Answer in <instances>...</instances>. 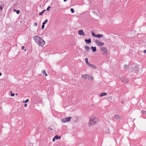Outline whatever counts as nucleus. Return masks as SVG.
I'll list each match as a JSON object with an SVG mask.
<instances>
[{
  "instance_id": "f257e3e1",
  "label": "nucleus",
  "mask_w": 146,
  "mask_h": 146,
  "mask_svg": "<svg viewBox=\"0 0 146 146\" xmlns=\"http://www.w3.org/2000/svg\"><path fill=\"white\" fill-rule=\"evenodd\" d=\"M33 38L36 43L39 46H42L45 43V41L38 35L34 36Z\"/></svg>"
},
{
  "instance_id": "f03ea898",
  "label": "nucleus",
  "mask_w": 146,
  "mask_h": 146,
  "mask_svg": "<svg viewBox=\"0 0 146 146\" xmlns=\"http://www.w3.org/2000/svg\"><path fill=\"white\" fill-rule=\"evenodd\" d=\"M99 120V118L97 117H92L90 119L88 124L89 125H93L98 123Z\"/></svg>"
},
{
  "instance_id": "7ed1b4c3",
  "label": "nucleus",
  "mask_w": 146,
  "mask_h": 146,
  "mask_svg": "<svg viewBox=\"0 0 146 146\" xmlns=\"http://www.w3.org/2000/svg\"><path fill=\"white\" fill-rule=\"evenodd\" d=\"M81 78L85 79H88L89 80L92 81L93 80V77L88 74L83 75L82 76Z\"/></svg>"
},
{
  "instance_id": "20e7f679",
  "label": "nucleus",
  "mask_w": 146,
  "mask_h": 146,
  "mask_svg": "<svg viewBox=\"0 0 146 146\" xmlns=\"http://www.w3.org/2000/svg\"><path fill=\"white\" fill-rule=\"evenodd\" d=\"M72 118L71 117H66L61 119V121L62 123H66L70 121V119Z\"/></svg>"
},
{
  "instance_id": "39448f33",
  "label": "nucleus",
  "mask_w": 146,
  "mask_h": 146,
  "mask_svg": "<svg viewBox=\"0 0 146 146\" xmlns=\"http://www.w3.org/2000/svg\"><path fill=\"white\" fill-rule=\"evenodd\" d=\"M95 42L96 44L98 46H102L104 44V43L102 42L99 40H96L95 41Z\"/></svg>"
},
{
  "instance_id": "423d86ee",
  "label": "nucleus",
  "mask_w": 146,
  "mask_h": 146,
  "mask_svg": "<svg viewBox=\"0 0 146 146\" xmlns=\"http://www.w3.org/2000/svg\"><path fill=\"white\" fill-rule=\"evenodd\" d=\"M101 50L103 52L104 54H107V48L104 47H102L101 48Z\"/></svg>"
},
{
  "instance_id": "0eeeda50",
  "label": "nucleus",
  "mask_w": 146,
  "mask_h": 146,
  "mask_svg": "<svg viewBox=\"0 0 146 146\" xmlns=\"http://www.w3.org/2000/svg\"><path fill=\"white\" fill-rule=\"evenodd\" d=\"M114 118L115 119H121V117L119 115L117 114L115 115L114 117Z\"/></svg>"
},
{
  "instance_id": "6e6552de",
  "label": "nucleus",
  "mask_w": 146,
  "mask_h": 146,
  "mask_svg": "<svg viewBox=\"0 0 146 146\" xmlns=\"http://www.w3.org/2000/svg\"><path fill=\"white\" fill-rule=\"evenodd\" d=\"M78 34L84 36L85 35L84 33L83 32L82 30H80L78 31Z\"/></svg>"
},
{
  "instance_id": "1a4fd4ad",
  "label": "nucleus",
  "mask_w": 146,
  "mask_h": 146,
  "mask_svg": "<svg viewBox=\"0 0 146 146\" xmlns=\"http://www.w3.org/2000/svg\"><path fill=\"white\" fill-rule=\"evenodd\" d=\"M87 65L90 67H93L94 68H96V66L90 63H88Z\"/></svg>"
},
{
  "instance_id": "9d476101",
  "label": "nucleus",
  "mask_w": 146,
  "mask_h": 146,
  "mask_svg": "<svg viewBox=\"0 0 146 146\" xmlns=\"http://www.w3.org/2000/svg\"><path fill=\"white\" fill-rule=\"evenodd\" d=\"M85 41L87 44H89L91 42V40L90 38H89L88 39H85Z\"/></svg>"
},
{
  "instance_id": "9b49d317",
  "label": "nucleus",
  "mask_w": 146,
  "mask_h": 146,
  "mask_svg": "<svg viewBox=\"0 0 146 146\" xmlns=\"http://www.w3.org/2000/svg\"><path fill=\"white\" fill-rule=\"evenodd\" d=\"M107 94V93L106 92H103L101 93L100 94V97H102L104 96H106Z\"/></svg>"
},
{
  "instance_id": "f8f14e48",
  "label": "nucleus",
  "mask_w": 146,
  "mask_h": 146,
  "mask_svg": "<svg viewBox=\"0 0 146 146\" xmlns=\"http://www.w3.org/2000/svg\"><path fill=\"white\" fill-rule=\"evenodd\" d=\"M91 49L94 52H95L96 50V47L92 46L91 47Z\"/></svg>"
},
{
  "instance_id": "ddd939ff",
  "label": "nucleus",
  "mask_w": 146,
  "mask_h": 146,
  "mask_svg": "<svg viewBox=\"0 0 146 146\" xmlns=\"http://www.w3.org/2000/svg\"><path fill=\"white\" fill-rule=\"evenodd\" d=\"M103 36V35L102 34H97L96 35V37L100 38L101 37H102Z\"/></svg>"
},
{
  "instance_id": "4468645a",
  "label": "nucleus",
  "mask_w": 146,
  "mask_h": 146,
  "mask_svg": "<svg viewBox=\"0 0 146 146\" xmlns=\"http://www.w3.org/2000/svg\"><path fill=\"white\" fill-rule=\"evenodd\" d=\"M120 80H121L122 81H123L125 82H128V81L127 80H125L123 78H120Z\"/></svg>"
},
{
  "instance_id": "2eb2a0df",
  "label": "nucleus",
  "mask_w": 146,
  "mask_h": 146,
  "mask_svg": "<svg viewBox=\"0 0 146 146\" xmlns=\"http://www.w3.org/2000/svg\"><path fill=\"white\" fill-rule=\"evenodd\" d=\"M85 48V50H86L87 51H89L90 50V48L89 46H84Z\"/></svg>"
},
{
  "instance_id": "dca6fc26",
  "label": "nucleus",
  "mask_w": 146,
  "mask_h": 146,
  "mask_svg": "<svg viewBox=\"0 0 146 146\" xmlns=\"http://www.w3.org/2000/svg\"><path fill=\"white\" fill-rule=\"evenodd\" d=\"M42 73L44 75H45L46 76H48V75L47 74V73H46V72L45 71V70H43L42 72Z\"/></svg>"
},
{
  "instance_id": "f3484780",
  "label": "nucleus",
  "mask_w": 146,
  "mask_h": 146,
  "mask_svg": "<svg viewBox=\"0 0 146 146\" xmlns=\"http://www.w3.org/2000/svg\"><path fill=\"white\" fill-rule=\"evenodd\" d=\"M55 138L56 139H60L61 138V137L60 136H58V135H56L54 136Z\"/></svg>"
},
{
  "instance_id": "a211bd4d",
  "label": "nucleus",
  "mask_w": 146,
  "mask_h": 146,
  "mask_svg": "<svg viewBox=\"0 0 146 146\" xmlns=\"http://www.w3.org/2000/svg\"><path fill=\"white\" fill-rule=\"evenodd\" d=\"M91 32H92V35L93 36H94L95 37H96V35L95 34L94 31H91Z\"/></svg>"
},
{
  "instance_id": "6ab92c4d",
  "label": "nucleus",
  "mask_w": 146,
  "mask_h": 146,
  "mask_svg": "<svg viewBox=\"0 0 146 146\" xmlns=\"http://www.w3.org/2000/svg\"><path fill=\"white\" fill-rule=\"evenodd\" d=\"M85 61L86 63V64H87L88 63H89L88 61V60L87 58H86L85 59Z\"/></svg>"
},
{
  "instance_id": "aec40b11",
  "label": "nucleus",
  "mask_w": 146,
  "mask_h": 146,
  "mask_svg": "<svg viewBox=\"0 0 146 146\" xmlns=\"http://www.w3.org/2000/svg\"><path fill=\"white\" fill-rule=\"evenodd\" d=\"M4 6L2 5H1L0 6V10H1L0 11H2V10L3 9Z\"/></svg>"
},
{
  "instance_id": "412c9836",
  "label": "nucleus",
  "mask_w": 146,
  "mask_h": 146,
  "mask_svg": "<svg viewBox=\"0 0 146 146\" xmlns=\"http://www.w3.org/2000/svg\"><path fill=\"white\" fill-rule=\"evenodd\" d=\"M48 20L47 19H46L44 21V22L43 23V24L44 25H45L48 22Z\"/></svg>"
},
{
  "instance_id": "4be33fe9",
  "label": "nucleus",
  "mask_w": 146,
  "mask_h": 146,
  "mask_svg": "<svg viewBox=\"0 0 146 146\" xmlns=\"http://www.w3.org/2000/svg\"><path fill=\"white\" fill-rule=\"evenodd\" d=\"M141 112L143 114H146V111H145L142 110Z\"/></svg>"
},
{
  "instance_id": "5701e85b",
  "label": "nucleus",
  "mask_w": 146,
  "mask_h": 146,
  "mask_svg": "<svg viewBox=\"0 0 146 146\" xmlns=\"http://www.w3.org/2000/svg\"><path fill=\"white\" fill-rule=\"evenodd\" d=\"M70 11L72 13H74V10L73 8H71L70 9Z\"/></svg>"
},
{
  "instance_id": "b1692460",
  "label": "nucleus",
  "mask_w": 146,
  "mask_h": 146,
  "mask_svg": "<svg viewBox=\"0 0 146 146\" xmlns=\"http://www.w3.org/2000/svg\"><path fill=\"white\" fill-rule=\"evenodd\" d=\"M50 8H51L50 6H49L46 9V11H49V10L50 9Z\"/></svg>"
},
{
  "instance_id": "393cba45",
  "label": "nucleus",
  "mask_w": 146,
  "mask_h": 146,
  "mask_svg": "<svg viewBox=\"0 0 146 146\" xmlns=\"http://www.w3.org/2000/svg\"><path fill=\"white\" fill-rule=\"evenodd\" d=\"M124 67L125 69H126L128 68V66L127 65H125L124 66Z\"/></svg>"
},
{
  "instance_id": "a878e982",
  "label": "nucleus",
  "mask_w": 146,
  "mask_h": 146,
  "mask_svg": "<svg viewBox=\"0 0 146 146\" xmlns=\"http://www.w3.org/2000/svg\"><path fill=\"white\" fill-rule=\"evenodd\" d=\"M29 101V99H27L26 100H25V101H24L23 102L26 103H27Z\"/></svg>"
},
{
  "instance_id": "bb28decb",
  "label": "nucleus",
  "mask_w": 146,
  "mask_h": 146,
  "mask_svg": "<svg viewBox=\"0 0 146 146\" xmlns=\"http://www.w3.org/2000/svg\"><path fill=\"white\" fill-rule=\"evenodd\" d=\"M44 25H44V24H42V29H43L44 28Z\"/></svg>"
},
{
  "instance_id": "cd10ccee",
  "label": "nucleus",
  "mask_w": 146,
  "mask_h": 146,
  "mask_svg": "<svg viewBox=\"0 0 146 146\" xmlns=\"http://www.w3.org/2000/svg\"><path fill=\"white\" fill-rule=\"evenodd\" d=\"M34 25L35 26H37V24L36 23H34Z\"/></svg>"
},
{
  "instance_id": "c85d7f7f",
  "label": "nucleus",
  "mask_w": 146,
  "mask_h": 146,
  "mask_svg": "<svg viewBox=\"0 0 146 146\" xmlns=\"http://www.w3.org/2000/svg\"><path fill=\"white\" fill-rule=\"evenodd\" d=\"M16 12L17 14H19L20 12V11L19 10H18Z\"/></svg>"
},
{
  "instance_id": "c756f323",
  "label": "nucleus",
  "mask_w": 146,
  "mask_h": 146,
  "mask_svg": "<svg viewBox=\"0 0 146 146\" xmlns=\"http://www.w3.org/2000/svg\"><path fill=\"white\" fill-rule=\"evenodd\" d=\"M43 14V13L42 12H41L39 13V15H41Z\"/></svg>"
},
{
  "instance_id": "7c9ffc66",
  "label": "nucleus",
  "mask_w": 146,
  "mask_h": 146,
  "mask_svg": "<svg viewBox=\"0 0 146 146\" xmlns=\"http://www.w3.org/2000/svg\"><path fill=\"white\" fill-rule=\"evenodd\" d=\"M11 96L12 97H13L15 96V94L14 93H11Z\"/></svg>"
},
{
  "instance_id": "2f4dec72",
  "label": "nucleus",
  "mask_w": 146,
  "mask_h": 146,
  "mask_svg": "<svg viewBox=\"0 0 146 146\" xmlns=\"http://www.w3.org/2000/svg\"><path fill=\"white\" fill-rule=\"evenodd\" d=\"M55 137H53V139H52V141L53 142V141H54L55 140Z\"/></svg>"
},
{
  "instance_id": "473e14b6",
  "label": "nucleus",
  "mask_w": 146,
  "mask_h": 146,
  "mask_svg": "<svg viewBox=\"0 0 146 146\" xmlns=\"http://www.w3.org/2000/svg\"><path fill=\"white\" fill-rule=\"evenodd\" d=\"M25 48V47L24 46H22L21 47V49H22V50H23Z\"/></svg>"
},
{
  "instance_id": "72a5a7b5",
  "label": "nucleus",
  "mask_w": 146,
  "mask_h": 146,
  "mask_svg": "<svg viewBox=\"0 0 146 146\" xmlns=\"http://www.w3.org/2000/svg\"><path fill=\"white\" fill-rule=\"evenodd\" d=\"M107 129V131L106 133H109V129Z\"/></svg>"
},
{
  "instance_id": "f704fd0d",
  "label": "nucleus",
  "mask_w": 146,
  "mask_h": 146,
  "mask_svg": "<svg viewBox=\"0 0 146 146\" xmlns=\"http://www.w3.org/2000/svg\"><path fill=\"white\" fill-rule=\"evenodd\" d=\"M46 11V10H43L42 11V12L43 13H44L45 11Z\"/></svg>"
},
{
  "instance_id": "c9c22d12",
  "label": "nucleus",
  "mask_w": 146,
  "mask_h": 146,
  "mask_svg": "<svg viewBox=\"0 0 146 146\" xmlns=\"http://www.w3.org/2000/svg\"><path fill=\"white\" fill-rule=\"evenodd\" d=\"M46 11V10H43L42 11V12L43 13H44L45 11Z\"/></svg>"
},
{
  "instance_id": "e433bc0d",
  "label": "nucleus",
  "mask_w": 146,
  "mask_h": 146,
  "mask_svg": "<svg viewBox=\"0 0 146 146\" xmlns=\"http://www.w3.org/2000/svg\"><path fill=\"white\" fill-rule=\"evenodd\" d=\"M24 106L25 107H26L27 106V104H25L24 105Z\"/></svg>"
},
{
  "instance_id": "4c0bfd02",
  "label": "nucleus",
  "mask_w": 146,
  "mask_h": 146,
  "mask_svg": "<svg viewBox=\"0 0 146 146\" xmlns=\"http://www.w3.org/2000/svg\"><path fill=\"white\" fill-rule=\"evenodd\" d=\"M17 10L16 9H14L13 11L14 12H16L17 11Z\"/></svg>"
},
{
  "instance_id": "58836bf2",
  "label": "nucleus",
  "mask_w": 146,
  "mask_h": 146,
  "mask_svg": "<svg viewBox=\"0 0 146 146\" xmlns=\"http://www.w3.org/2000/svg\"><path fill=\"white\" fill-rule=\"evenodd\" d=\"M49 129L50 130H52V129L51 128H49Z\"/></svg>"
},
{
  "instance_id": "ea45409f",
  "label": "nucleus",
  "mask_w": 146,
  "mask_h": 146,
  "mask_svg": "<svg viewBox=\"0 0 146 146\" xmlns=\"http://www.w3.org/2000/svg\"><path fill=\"white\" fill-rule=\"evenodd\" d=\"M144 53H146V49L144 50Z\"/></svg>"
},
{
  "instance_id": "a19ab883",
  "label": "nucleus",
  "mask_w": 146,
  "mask_h": 146,
  "mask_svg": "<svg viewBox=\"0 0 146 146\" xmlns=\"http://www.w3.org/2000/svg\"><path fill=\"white\" fill-rule=\"evenodd\" d=\"M2 75V74L0 72V76H1Z\"/></svg>"
},
{
  "instance_id": "79ce46f5",
  "label": "nucleus",
  "mask_w": 146,
  "mask_h": 146,
  "mask_svg": "<svg viewBox=\"0 0 146 146\" xmlns=\"http://www.w3.org/2000/svg\"><path fill=\"white\" fill-rule=\"evenodd\" d=\"M10 93H11L12 92V91H10Z\"/></svg>"
},
{
  "instance_id": "37998d69",
  "label": "nucleus",
  "mask_w": 146,
  "mask_h": 146,
  "mask_svg": "<svg viewBox=\"0 0 146 146\" xmlns=\"http://www.w3.org/2000/svg\"><path fill=\"white\" fill-rule=\"evenodd\" d=\"M18 94H17V93L16 94V96L18 95Z\"/></svg>"
},
{
  "instance_id": "c03bdc74",
  "label": "nucleus",
  "mask_w": 146,
  "mask_h": 146,
  "mask_svg": "<svg viewBox=\"0 0 146 146\" xmlns=\"http://www.w3.org/2000/svg\"><path fill=\"white\" fill-rule=\"evenodd\" d=\"M1 109V106H0V110Z\"/></svg>"
},
{
  "instance_id": "a18cd8bd",
  "label": "nucleus",
  "mask_w": 146,
  "mask_h": 146,
  "mask_svg": "<svg viewBox=\"0 0 146 146\" xmlns=\"http://www.w3.org/2000/svg\"><path fill=\"white\" fill-rule=\"evenodd\" d=\"M26 50L25 49V51H26Z\"/></svg>"
}]
</instances>
